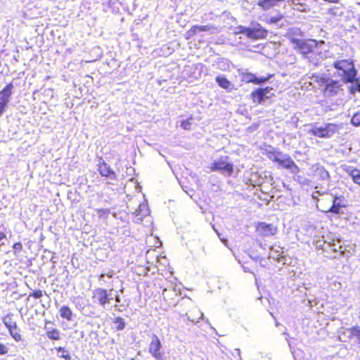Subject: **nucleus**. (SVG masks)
<instances>
[{"label": "nucleus", "mask_w": 360, "mask_h": 360, "mask_svg": "<svg viewBox=\"0 0 360 360\" xmlns=\"http://www.w3.org/2000/svg\"><path fill=\"white\" fill-rule=\"evenodd\" d=\"M333 66L336 70L334 75L340 77L342 82L345 84L353 82L357 76L358 71L352 59L335 60Z\"/></svg>", "instance_id": "f257e3e1"}, {"label": "nucleus", "mask_w": 360, "mask_h": 360, "mask_svg": "<svg viewBox=\"0 0 360 360\" xmlns=\"http://www.w3.org/2000/svg\"><path fill=\"white\" fill-rule=\"evenodd\" d=\"M290 41L294 46V49L300 52L304 58H308L310 61V56L309 55L313 52L314 49L325 44V41L323 40H306L303 39H297L294 37H291L290 38Z\"/></svg>", "instance_id": "f03ea898"}, {"label": "nucleus", "mask_w": 360, "mask_h": 360, "mask_svg": "<svg viewBox=\"0 0 360 360\" xmlns=\"http://www.w3.org/2000/svg\"><path fill=\"white\" fill-rule=\"evenodd\" d=\"M210 169L219 172L224 176H230L233 173V164L229 161V156H221L213 161Z\"/></svg>", "instance_id": "7ed1b4c3"}, {"label": "nucleus", "mask_w": 360, "mask_h": 360, "mask_svg": "<svg viewBox=\"0 0 360 360\" xmlns=\"http://www.w3.org/2000/svg\"><path fill=\"white\" fill-rule=\"evenodd\" d=\"M272 160L278 163L283 168L289 170L291 174H297L300 171L299 167L288 154L278 152L274 155Z\"/></svg>", "instance_id": "20e7f679"}, {"label": "nucleus", "mask_w": 360, "mask_h": 360, "mask_svg": "<svg viewBox=\"0 0 360 360\" xmlns=\"http://www.w3.org/2000/svg\"><path fill=\"white\" fill-rule=\"evenodd\" d=\"M321 85L325 86L324 93L327 96H336L340 91H343L342 89V82L334 80L330 78L321 77L319 80Z\"/></svg>", "instance_id": "39448f33"}, {"label": "nucleus", "mask_w": 360, "mask_h": 360, "mask_svg": "<svg viewBox=\"0 0 360 360\" xmlns=\"http://www.w3.org/2000/svg\"><path fill=\"white\" fill-rule=\"evenodd\" d=\"M328 248H330L334 253H338L339 257H349L352 255L344 245V241L335 234L329 238Z\"/></svg>", "instance_id": "423d86ee"}, {"label": "nucleus", "mask_w": 360, "mask_h": 360, "mask_svg": "<svg viewBox=\"0 0 360 360\" xmlns=\"http://www.w3.org/2000/svg\"><path fill=\"white\" fill-rule=\"evenodd\" d=\"M338 131V125L328 123L323 127H314L310 133L317 137L328 139L330 138Z\"/></svg>", "instance_id": "0eeeda50"}, {"label": "nucleus", "mask_w": 360, "mask_h": 360, "mask_svg": "<svg viewBox=\"0 0 360 360\" xmlns=\"http://www.w3.org/2000/svg\"><path fill=\"white\" fill-rule=\"evenodd\" d=\"M238 73L240 77L242 82L245 83H253L259 85L265 84L273 77V75L269 74L266 77H258L255 75L248 72L247 70L244 69H238Z\"/></svg>", "instance_id": "6e6552de"}, {"label": "nucleus", "mask_w": 360, "mask_h": 360, "mask_svg": "<svg viewBox=\"0 0 360 360\" xmlns=\"http://www.w3.org/2000/svg\"><path fill=\"white\" fill-rule=\"evenodd\" d=\"M92 299L94 303H98L101 307L105 309L107 304L112 298L106 289L98 288L93 291Z\"/></svg>", "instance_id": "1a4fd4ad"}, {"label": "nucleus", "mask_w": 360, "mask_h": 360, "mask_svg": "<svg viewBox=\"0 0 360 360\" xmlns=\"http://www.w3.org/2000/svg\"><path fill=\"white\" fill-rule=\"evenodd\" d=\"M271 90L272 88L269 86L258 88L251 93L250 98L254 103L262 104L270 97L268 94Z\"/></svg>", "instance_id": "9d476101"}, {"label": "nucleus", "mask_w": 360, "mask_h": 360, "mask_svg": "<svg viewBox=\"0 0 360 360\" xmlns=\"http://www.w3.org/2000/svg\"><path fill=\"white\" fill-rule=\"evenodd\" d=\"M332 205L330 207L327 212H332L335 214H340L341 209L345 207L347 201L342 195L331 196Z\"/></svg>", "instance_id": "9b49d317"}, {"label": "nucleus", "mask_w": 360, "mask_h": 360, "mask_svg": "<svg viewBox=\"0 0 360 360\" xmlns=\"http://www.w3.org/2000/svg\"><path fill=\"white\" fill-rule=\"evenodd\" d=\"M162 344L156 335H153L149 345V352L156 360H162V354L160 352Z\"/></svg>", "instance_id": "f8f14e48"}, {"label": "nucleus", "mask_w": 360, "mask_h": 360, "mask_svg": "<svg viewBox=\"0 0 360 360\" xmlns=\"http://www.w3.org/2000/svg\"><path fill=\"white\" fill-rule=\"evenodd\" d=\"M98 171L102 176H105L111 180H116L117 175L110 167L103 160L100 159L98 162Z\"/></svg>", "instance_id": "ddd939ff"}, {"label": "nucleus", "mask_w": 360, "mask_h": 360, "mask_svg": "<svg viewBox=\"0 0 360 360\" xmlns=\"http://www.w3.org/2000/svg\"><path fill=\"white\" fill-rule=\"evenodd\" d=\"M14 85L12 82L8 84L2 90L0 91V105L7 107L9 103Z\"/></svg>", "instance_id": "4468645a"}, {"label": "nucleus", "mask_w": 360, "mask_h": 360, "mask_svg": "<svg viewBox=\"0 0 360 360\" xmlns=\"http://www.w3.org/2000/svg\"><path fill=\"white\" fill-rule=\"evenodd\" d=\"M314 167V176L328 186L331 181L329 172L321 165H315Z\"/></svg>", "instance_id": "2eb2a0df"}, {"label": "nucleus", "mask_w": 360, "mask_h": 360, "mask_svg": "<svg viewBox=\"0 0 360 360\" xmlns=\"http://www.w3.org/2000/svg\"><path fill=\"white\" fill-rule=\"evenodd\" d=\"M267 35V31L259 24H256L250 27L249 38L253 39H264Z\"/></svg>", "instance_id": "dca6fc26"}, {"label": "nucleus", "mask_w": 360, "mask_h": 360, "mask_svg": "<svg viewBox=\"0 0 360 360\" xmlns=\"http://www.w3.org/2000/svg\"><path fill=\"white\" fill-rule=\"evenodd\" d=\"M257 231L261 235L271 236L276 233L277 228L272 224L262 222L259 224Z\"/></svg>", "instance_id": "f3484780"}, {"label": "nucleus", "mask_w": 360, "mask_h": 360, "mask_svg": "<svg viewBox=\"0 0 360 360\" xmlns=\"http://www.w3.org/2000/svg\"><path fill=\"white\" fill-rule=\"evenodd\" d=\"M281 248L280 247H278L277 248L271 247L269 257L278 262H281L283 264H285L286 257L282 255L283 252H281Z\"/></svg>", "instance_id": "a211bd4d"}, {"label": "nucleus", "mask_w": 360, "mask_h": 360, "mask_svg": "<svg viewBox=\"0 0 360 360\" xmlns=\"http://www.w3.org/2000/svg\"><path fill=\"white\" fill-rule=\"evenodd\" d=\"M215 82L221 88L229 92L234 89V85L224 76L219 75L216 77Z\"/></svg>", "instance_id": "6ab92c4d"}, {"label": "nucleus", "mask_w": 360, "mask_h": 360, "mask_svg": "<svg viewBox=\"0 0 360 360\" xmlns=\"http://www.w3.org/2000/svg\"><path fill=\"white\" fill-rule=\"evenodd\" d=\"M285 1V0H259L257 5L264 10H269L276 6L278 3Z\"/></svg>", "instance_id": "aec40b11"}, {"label": "nucleus", "mask_w": 360, "mask_h": 360, "mask_svg": "<svg viewBox=\"0 0 360 360\" xmlns=\"http://www.w3.org/2000/svg\"><path fill=\"white\" fill-rule=\"evenodd\" d=\"M13 314L11 313L8 314L5 316L3 317V323L6 326L8 330L12 328L18 329V326L16 321H15L13 319Z\"/></svg>", "instance_id": "412c9836"}, {"label": "nucleus", "mask_w": 360, "mask_h": 360, "mask_svg": "<svg viewBox=\"0 0 360 360\" xmlns=\"http://www.w3.org/2000/svg\"><path fill=\"white\" fill-rule=\"evenodd\" d=\"M60 316L66 319L67 321H72V311L68 306H63L60 310Z\"/></svg>", "instance_id": "4be33fe9"}, {"label": "nucleus", "mask_w": 360, "mask_h": 360, "mask_svg": "<svg viewBox=\"0 0 360 360\" xmlns=\"http://www.w3.org/2000/svg\"><path fill=\"white\" fill-rule=\"evenodd\" d=\"M349 84H351L349 89L351 94L354 95L356 91L360 92V77H357V76H356L354 81L349 82Z\"/></svg>", "instance_id": "5701e85b"}, {"label": "nucleus", "mask_w": 360, "mask_h": 360, "mask_svg": "<svg viewBox=\"0 0 360 360\" xmlns=\"http://www.w3.org/2000/svg\"><path fill=\"white\" fill-rule=\"evenodd\" d=\"M212 28H213L212 25H194L193 26L190 30L189 32L193 33V34H195L197 32H207L210 30Z\"/></svg>", "instance_id": "b1692460"}, {"label": "nucleus", "mask_w": 360, "mask_h": 360, "mask_svg": "<svg viewBox=\"0 0 360 360\" xmlns=\"http://www.w3.org/2000/svg\"><path fill=\"white\" fill-rule=\"evenodd\" d=\"M112 323L115 325V328L118 331L124 330L126 326L124 319L120 316L115 317Z\"/></svg>", "instance_id": "393cba45"}, {"label": "nucleus", "mask_w": 360, "mask_h": 360, "mask_svg": "<svg viewBox=\"0 0 360 360\" xmlns=\"http://www.w3.org/2000/svg\"><path fill=\"white\" fill-rule=\"evenodd\" d=\"M56 350L57 351V355L61 358H63L65 360H71V356L68 352V351L62 347H56Z\"/></svg>", "instance_id": "a878e982"}, {"label": "nucleus", "mask_w": 360, "mask_h": 360, "mask_svg": "<svg viewBox=\"0 0 360 360\" xmlns=\"http://www.w3.org/2000/svg\"><path fill=\"white\" fill-rule=\"evenodd\" d=\"M347 332L349 333V336L354 337L356 338L357 340L360 341V327L356 326L354 327H352L351 328H349L347 330Z\"/></svg>", "instance_id": "bb28decb"}, {"label": "nucleus", "mask_w": 360, "mask_h": 360, "mask_svg": "<svg viewBox=\"0 0 360 360\" xmlns=\"http://www.w3.org/2000/svg\"><path fill=\"white\" fill-rule=\"evenodd\" d=\"M328 240H318L315 241L314 245L316 249L323 250V251H328Z\"/></svg>", "instance_id": "cd10ccee"}, {"label": "nucleus", "mask_w": 360, "mask_h": 360, "mask_svg": "<svg viewBox=\"0 0 360 360\" xmlns=\"http://www.w3.org/2000/svg\"><path fill=\"white\" fill-rule=\"evenodd\" d=\"M10 335L11 337L16 341L19 342L21 340V335L20 334V329L18 328V329L12 328L11 330H8Z\"/></svg>", "instance_id": "c85d7f7f"}, {"label": "nucleus", "mask_w": 360, "mask_h": 360, "mask_svg": "<svg viewBox=\"0 0 360 360\" xmlns=\"http://www.w3.org/2000/svg\"><path fill=\"white\" fill-rule=\"evenodd\" d=\"M351 124L354 127H360V111L355 112L351 119Z\"/></svg>", "instance_id": "c756f323"}, {"label": "nucleus", "mask_w": 360, "mask_h": 360, "mask_svg": "<svg viewBox=\"0 0 360 360\" xmlns=\"http://www.w3.org/2000/svg\"><path fill=\"white\" fill-rule=\"evenodd\" d=\"M342 170L346 172L349 176H352L354 172L357 169L356 168L349 165H342Z\"/></svg>", "instance_id": "7c9ffc66"}, {"label": "nucleus", "mask_w": 360, "mask_h": 360, "mask_svg": "<svg viewBox=\"0 0 360 360\" xmlns=\"http://www.w3.org/2000/svg\"><path fill=\"white\" fill-rule=\"evenodd\" d=\"M47 336L51 340H59V330L57 329H53L51 331H49L47 333Z\"/></svg>", "instance_id": "2f4dec72"}, {"label": "nucleus", "mask_w": 360, "mask_h": 360, "mask_svg": "<svg viewBox=\"0 0 360 360\" xmlns=\"http://www.w3.org/2000/svg\"><path fill=\"white\" fill-rule=\"evenodd\" d=\"M250 27L238 26L236 27V34H244L249 38Z\"/></svg>", "instance_id": "473e14b6"}, {"label": "nucleus", "mask_w": 360, "mask_h": 360, "mask_svg": "<svg viewBox=\"0 0 360 360\" xmlns=\"http://www.w3.org/2000/svg\"><path fill=\"white\" fill-rule=\"evenodd\" d=\"M191 119L184 120L181 122V127L186 130H190L191 128Z\"/></svg>", "instance_id": "72a5a7b5"}, {"label": "nucleus", "mask_w": 360, "mask_h": 360, "mask_svg": "<svg viewBox=\"0 0 360 360\" xmlns=\"http://www.w3.org/2000/svg\"><path fill=\"white\" fill-rule=\"evenodd\" d=\"M351 178L355 184L360 185V170L357 169Z\"/></svg>", "instance_id": "f704fd0d"}, {"label": "nucleus", "mask_w": 360, "mask_h": 360, "mask_svg": "<svg viewBox=\"0 0 360 360\" xmlns=\"http://www.w3.org/2000/svg\"><path fill=\"white\" fill-rule=\"evenodd\" d=\"M43 296V292L41 290H35L31 293H30L29 297H34V298L39 299Z\"/></svg>", "instance_id": "c9c22d12"}, {"label": "nucleus", "mask_w": 360, "mask_h": 360, "mask_svg": "<svg viewBox=\"0 0 360 360\" xmlns=\"http://www.w3.org/2000/svg\"><path fill=\"white\" fill-rule=\"evenodd\" d=\"M291 34L292 36H301L304 37V32L301 31L300 28H294L291 30Z\"/></svg>", "instance_id": "e433bc0d"}, {"label": "nucleus", "mask_w": 360, "mask_h": 360, "mask_svg": "<svg viewBox=\"0 0 360 360\" xmlns=\"http://www.w3.org/2000/svg\"><path fill=\"white\" fill-rule=\"evenodd\" d=\"M13 248L14 249V254L15 255L17 252H20L22 249V245L20 242L15 243L13 245Z\"/></svg>", "instance_id": "4c0bfd02"}, {"label": "nucleus", "mask_w": 360, "mask_h": 360, "mask_svg": "<svg viewBox=\"0 0 360 360\" xmlns=\"http://www.w3.org/2000/svg\"><path fill=\"white\" fill-rule=\"evenodd\" d=\"M198 313L200 314V316L198 318V319H191L190 316L188 315V314H186L184 316L187 317L188 320L193 322V323H195V322H198L199 320L200 319H202L203 318V313L201 312V311H198Z\"/></svg>", "instance_id": "58836bf2"}, {"label": "nucleus", "mask_w": 360, "mask_h": 360, "mask_svg": "<svg viewBox=\"0 0 360 360\" xmlns=\"http://www.w3.org/2000/svg\"><path fill=\"white\" fill-rule=\"evenodd\" d=\"M8 352V348L0 342V355H5Z\"/></svg>", "instance_id": "ea45409f"}, {"label": "nucleus", "mask_w": 360, "mask_h": 360, "mask_svg": "<svg viewBox=\"0 0 360 360\" xmlns=\"http://www.w3.org/2000/svg\"><path fill=\"white\" fill-rule=\"evenodd\" d=\"M6 238V236L4 233L0 232V246H2L4 245V243L2 242L3 239H5Z\"/></svg>", "instance_id": "a19ab883"}, {"label": "nucleus", "mask_w": 360, "mask_h": 360, "mask_svg": "<svg viewBox=\"0 0 360 360\" xmlns=\"http://www.w3.org/2000/svg\"><path fill=\"white\" fill-rule=\"evenodd\" d=\"M278 21V19L277 18H276V17L271 18L270 20H269V22L271 23H276Z\"/></svg>", "instance_id": "79ce46f5"}, {"label": "nucleus", "mask_w": 360, "mask_h": 360, "mask_svg": "<svg viewBox=\"0 0 360 360\" xmlns=\"http://www.w3.org/2000/svg\"><path fill=\"white\" fill-rule=\"evenodd\" d=\"M75 305L78 309H81L82 308H83L82 304H80L79 302H76Z\"/></svg>", "instance_id": "37998d69"}, {"label": "nucleus", "mask_w": 360, "mask_h": 360, "mask_svg": "<svg viewBox=\"0 0 360 360\" xmlns=\"http://www.w3.org/2000/svg\"><path fill=\"white\" fill-rule=\"evenodd\" d=\"M236 354L238 356L239 359H241L240 350L239 349H235Z\"/></svg>", "instance_id": "c03bdc74"}, {"label": "nucleus", "mask_w": 360, "mask_h": 360, "mask_svg": "<svg viewBox=\"0 0 360 360\" xmlns=\"http://www.w3.org/2000/svg\"><path fill=\"white\" fill-rule=\"evenodd\" d=\"M115 300L117 303H120L121 302L120 297L119 295H115Z\"/></svg>", "instance_id": "a18cd8bd"}, {"label": "nucleus", "mask_w": 360, "mask_h": 360, "mask_svg": "<svg viewBox=\"0 0 360 360\" xmlns=\"http://www.w3.org/2000/svg\"><path fill=\"white\" fill-rule=\"evenodd\" d=\"M99 214H105L106 213V210H103V209H101V210H99L98 212Z\"/></svg>", "instance_id": "49530a36"}, {"label": "nucleus", "mask_w": 360, "mask_h": 360, "mask_svg": "<svg viewBox=\"0 0 360 360\" xmlns=\"http://www.w3.org/2000/svg\"><path fill=\"white\" fill-rule=\"evenodd\" d=\"M324 1L326 2H330V3H338L339 0H324Z\"/></svg>", "instance_id": "de8ad7c7"}, {"label": "nucleus", "mask_w": 360, "mask_h": 360, "mask_svg": "<svg viewBox=\"0 0 360 360\" xmlns=\"http://www.w3.org/2000/svg\"><path fill=\"white\" fill-rule=\"evenodd\" d=\"M250 257H251L252 259H254L255 261H257V260H259V257H257V256H252V255H250Z\"/></svg>", "instance_id": "09e8293b"}, {"label": "nucleus", "mask_w": 360, "mask_h": 360, "mask_svg": "<svg viewBox=\"0 0 360 360\" xmlns=\"http://www.w3.org/2000/svg\"><path fill=\"white\" fill-rule=\"evenodd\" d=\"M284 329V330H282L283 332V334L284 335H286L288 337L289 336V335L286 333V328L285 326H282Z\"/></svg>", "instance_id": "8fccbe9b"}, {"label": "nucleus", "mask_w": 360, "mask_h": 360, "mask_svg": "<svg viewBox=\"0 0 360 360\" xmlns=\"http://www.w3.org/2000/svg\"><path fill=\"white\" fill-rule=\"evenodd\" d=\"M112 275H113V273L112 271L106 274V276L109 278L112 277Z\"/></svg>", "instance_id": "3c124183"}, {"label": "nucleus", "mask_w": 360, "mask_h": 360, "mask_svg": "<svg viewBox=\"0 0 360 360\" xmlns=\"http://www.w3.org/2000/svg\"><path fill=\"white\" fill-rule=\"evenodd\" d=\"M329 13H332V14H334V15H335V14H336V13L335 12V11H333V8H330V9Z\"/></svg>", "instance_id": "603ef678"}, {"label": "nucleus", "mask_w": 360, "mask_h": 360, "mask_svg": "<svg viewBox=\"0 0 360 360\" xmlns=\"http://www.w3.org/2000/svg\"><path fill=\"white\" fill-rule=\"evenodd\" d=\"M105 274H102L100 276V277H99L100 280L103 279V278L105 277Z\"/></svg>", "instance_id": "864d4df0"}, {"label": "nucleus", "mask_w": 360, "mask_h": 360, "mask_svg": "<svg viewBox=\"0 0 360 360\" xmlns=\"http://www.w3.org/2000/svg\"><path fill=\"white\" fill-rule=\"evenodd\" d=\"M51 261L53 262V263H55L56 261H55V257L53 256L51 259Z\"/></svg>", "instance_id": "5fc2aeb1"}, {"label": "nucleus", "mask_w": 360, "mask_h": 360, "mask_svg": "<svg viewBox=\"0 0 360 360\" xmlns=\"http://www.w3.org/2000/svg\"><path fill=\"white\" fill-rule=\"evenodd\" d=\"M286 340L288 341V344L289 347L291 348V344H290V340H288V338H286Z\"/></svg>", "instance_id": "6e6d98bb"}, {"label": "nucleus", "mask_w": 360, "mask_h": 360, "mask_svg": "<svg viewBox=\"0 0 360 360\" xmlns=\"http://www.w3.org/2000/svg\"><path fill=\"white\" fill-rule=\"evenodd\" d=\"M275 325H276V326H280V323L278 321H276Z\"/></svg>", "instance_id": "4d7b16f0"}, {"label": "nucleus", "mask_w": 360, "mask_h": 360, "mask_svg": "<svg viewBox=\"0 0 360 360\" xmlns=\"http://www.w3.org/2000/svg\"><path fill=\"white\" fill-rule=\"evenodd\" d=\"M269 180H270V181H273V178L271 176H269Z\"/></svg>", "instance_id": "13d9d810"}, {"label": "nucleus", "mask_w": 360, "mask_h": 360, "mask_svg": "<svg viewBox=\"0 0 360 360\" xmlns=\"http://www.w3.org/2000/svg\"><path fill=\"white\" fill-rule=\"evenodd\" d=\"M141 205H139V212H141Z\"/></svg>", "instance_id": "bf43d9fd"}, {"label": "nucleus", "mask_w": 360, "mask_h": 360, "mask_svg": "<svg viewBox=\"0 0 360 360\" xmlns=\"http://www.w3.org/2000/svg\"><path fill=\"white\" fill-rule=\"evenodd\" d=\"M338 258L337 255L333 256V259Z\"/></svg>", "instance_id": "052dcab7"}, {"label": "nucleus", "mask_w": 360, "mask_h": 360, "mask_svg": "<svg viewBox=\"0 0 360 360\" xmlns=\"http://www.w3.org/2000/svg\"><path fill=\"white\" fill-rule=\"evenodd\" d=\"M167 289H164V290H163V293H164L165 292H167Z\"/></svg>", "instance_id": "680f3d73"}, {"label": "nucleus", "mask_w": 360, "mask_h": 360, "mask_svg": "<svg viewBox=\"0 0 360 360\" xmlns=\"http://www.w3.org/2000/svg\"><path fill=\"white\" fill-rule=\"evenodd\" d=\"M271 316L275 319V317L274 316V314L271 313Z\"/></svg>", "instance_id": "e2e57ef3"}]
</instances>
